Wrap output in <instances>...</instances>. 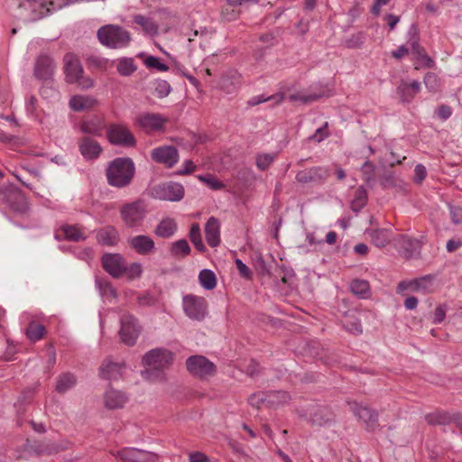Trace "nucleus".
<instances>
[{"label": "nucleus", "instance_id": "nucleus-1", "mask_svg": "<svg viewBox=\"0 0 462 462\" xmlns=\"http://www.w3.org/2000/svg\"><path fill=\"white\" fill-rule=\"evenodd\" d=\"M135 172L134 163L127 157L116 158L106 170L107 183L116 188H125L130 184Z\"/></svg>", "mask_w": 462, "mask_h": 462}, {"label": "nucleus", "instance_id": "nucleus-2", "mask_svg": "<svg viewBox=\"0 0 462 462\" xmlns=\"http://www.w3.org/2000/svg\"><path fill=\"white\" fill-rule=\"evenodd\" d=\"M68 4L64 0H23L18 7L27 13L23 14L24 19L37 20Z\"/></svg>", "mask_w": 462, "mask_h": 462}, {"label": "nucleus", "instance_id": "nucleus-3", "mask_svg": "<svg viewBox=\"0 0 462 462\" xmlns=\"http://www.w3.org/2000/svg\"><path fill=\"white\" fill-rule=\"evenodd\" d=\"M99 42L109 48L122 49L129 45L131 35L128 31L119 25L107 24L97 31Z\"/></svg>", "mask_w": 462, "mask_h": 462}, {"label": "nucleus", "instance_id": "nucleus-4", "mask_svg": "<svg viewBox=\"0 0 462 462\" xmlns=\"http://www.w3.org/2000/svg\"><path fill=\"white\" fill-rule=\"evenodd\" d=\"M172 360V354L165 348H154L147 352L143 357V365L147 368L142 372L143 376L149 378L151 371H160L167 366Z\"/></svg>", "mask_w": 462, "mask_h": 462}, {"label": "nucleus", "instance_id": "nucleus-5", "mask_svg": "<svg viewBox=\"0 0 462 462\" xmlns=\"http://www.w3.org/2000/svg\"><path fill=\"white\" fill-rule=\"evenodd\" d=\"M106 137L108 142L113 145L125 148H132L136 145V139L134 134L129 127L124 124H111L106 128Z\"/></svg>", "mask_w": 462, "mask_h": 462}, {"label": "nucleus", "instance_id": "nucleus-6", "mask_svg": "<svg viewBox=\"0 0 462 462\" xmlns=\"http://www.w3.org/2000/svg\"><path fill=\"white\" fill-rule=\"evenodd\" d=\"M146 214V205L143 200L126 203L123 205L120 209L121 218L128 227H136L141 226Z\"/></svg>", "mask_w": 462, "mask_h": 462}, {"label": "nucleus", "instance_id": "nucleus-7", "mask_svg": "<svg viewBox=\"0 0 462 462\" xmlns=\"http://www.w3.org/2000/svg\"><path fill=\"white\" fill-rule=\"evenodd\" d=\"M182 309L189 319L201 321L208 313V303L204 297L186 294L182 297Z\"/></svg>", "mask_w": 462, "mask_h": 462}, {"label": "nucleus", "instance_id": "nucleus-8", "mask_svg": "<svg viewBox=\"0 0 462 462\" xmlns=\"http://www.w3.org/2000/svg\"><path fill=\"white\" fill-rule=\"evenodd\" d=\"M186 366L190 374L200 379L212 377L217 372L215 364L200 355L189 356L186 360Z\"/></svg>", "mask_w": 462, "mask_h": 462}, {"label": "nucleus", "instance_id": "nucleus-9", "mask_svg": "<svg viewBox=\"0 0 462 462\" xmlns=\"http://www.w3.org/2000/svg\"><path fill=\"white\" fill-rule=\"evenodd\" d=\"M150 193L156 199L180 201L184 197V188L178 182L168 181L153 186Z\"/></svg>", "mask_w": 462, "mask_h": 462}, {"label": "nucleus", "instance_id": "nucleus-10", "mask_svg": "<svg viewBox=\"0 0 462 462\" xmlns=\"http://www.w3.org/2000/svg\"><path fill=\"white\" fill-rule=\"evenodd\" d=\"M141 332L138 320L130 314H124L120 319L119 337L127 346H134Z\"/></svg>", "mask_w": 462, "mask_h": 462}, {"label": "nucleus", "instance_id": "nucleus-11", "mask_svg": "<svg viewBox=\"0 0 462 462\" xmlns=\"http://www.w3.org/2000/svg\"><path fill=\"white\" fill-rule=\"evenodd\" d=\"M168 118L155 113H141L135 119L134 124L145 133L163 131Z\"/></svg>", "mask_w": 462, "mask_h": 462}, {"label": "nucleus", "instance_id": "nucleus-12", "mask_svg": "<svg viewBox=\"0 0 462 462\" xmlns=\"http://www.w3.org/2000/svg\"><path fill=\"white\" fill-rule=\"evenodd\" d=\"M56 64L53 59L48 55H40L34 65V76L47 85L52 82Z\"/></svg>", "mask_w": 462, "mask_h": 462}, {"label": "nucleus", "instance_id": "nucleus-13", "mask_svg": "<svg viewBox=\"0 0 462 462\" xmlns=\"http://www.w3.org/2000/svg\"><path fill=\"white\" fill-rule=\"evenodd\" d=\"M125 260L120 254H105L101 258L104 270L113 278H120L125 274Z\"/></svg>", "mask_w": 462, "mask_h": 462}, {"label": "nucleus", "instance_id": "nucleus-14", "mask_svg": "<svg viewBox=\"0 0 462 462\" xmlns=\"http://www.w3.org/2000/svg\"><path fill=\"white\" fill-rule=\"evenodd\" d=\"M151 157L153 162L164 164L168 168H172L180 158L178 150L171 145H163L152 149Z\"/></svg>", "mask_w": 462, "mask_h": 462}, {"label": "nucleus", "instance_id": "nucleus-15", "mask_svg": "<svg viewBox=\"0 0 462 462\" xmlns=\"http://www.w3.org/2000/svg\"><path fill=\"white\" fill-rule=\"evenodd\" d=\"M329 176V170L326 167H312L300 171L296 175V180L300 183H320Z\"/></svg>", "mask_w": 462, "mask_h": 462}, {"label": "nucleus", "instance_id": "nucleus-16", "mask_svg": "<svg viewBox=\"0 0 462 462\" xmlns=\"http://www.w3.org/2000/svg\"><path fill=\"white\" fill-rule=\"evenodd\" d=\"M78 144L80 154L88 161L97 159L102 152L100 143L90 136L81 137Z\"/></svg>", "mask_w": 462, "mask_h": 462}, {"label": "nucleus", "instance_id": "nucleus-17", "mask_svg": "<svg viewBox=\"0 0 462 462\" xmlns=\"http://www.w3.org/2000/svg\"><path fill=\"white\" fill-rule=\"evenodd\" d=\"M80 133L86 134V136H97L103 135V131L106 128V122L104 117L100 116H93L89 118L83 120L79 124Z\"/></svg>", "mask_w": 462, "mask_h": 462}, {"label": "nucleus", "instance_id": "nucleus-18", "mask_svg": "<svg viewBox=\"0 0 462 462\" xmlns=\"http://www.w3.org/2000/svg\"><path fill=\"white\" fill-rule=\"evenodd\" d=\"M116 457L125 462H151L153 454L135 448H124L116 452Z\"/></svg>", "mask_w": 462, "mask_h": 462}, {"label": "nucleus", "instance_id": "nucleus-19", "mask_svg": "<svg viewBox=\"0 0 462 462\" xmlns=\"http://www.w3.org/2000/svg\"><path fill=\"white\" fill-rule=\"evenodd\" d=\"M64 72L69 83H75L84 70L79 58L73 53H67L63 58Z\"/></svg>", "mask_w": 462, "mask_h": 462}, {"label": "nucleus", "instance_id": "nucleus-20", "mask_svg": "<svg viewBox=\"0 0 462 462\" xmlns=\"http://www.w3.org/2000/svg\"><path fill=\"white\" fill-rule=\"evenodd\" d=\"M433 278L426 275L410 282H401L398 285V291H402L411 289L412 291L429 293L432 291Z\"/></svg>", "mask_w": 462, "mask_h": 462}, {"label": "nucleus", "instance_id": "nucleus-21", "mask_svg": "<svg viewBox=\"0 0 462 462\" xmlns=\"http://www.w3.org/2000/svg\"><path fill=\"white\" fill-rule=\"evenodd\" d=\"M351 409L355 415L363 420L367 428L372 429L376 424L378 414L375 411L357 402H353Z\"/></svg>", "mask_w": 462, "mask_h": 462}, {"label": "nucleus", "instance_id": "nucleus-22", "mask_svg": "<svg viewBox=\"0 0 462 462\" xmlns=\"http://www.w3.org/2000/svg\"><path fill=\"white\" fill-rule=\"evenodd\" d=\"M421 86L418 80L408 82L402 80L397 87V93L402 102L410 103L415 96L420 91Z\"/></svg>", "mask_w": 462, "mask_h": 462}, {"label": "nucleus", "instance_id": "nucleus-23", "mask_svg": "<svg viewBox=\"0 0 462 462\" xmlns=\"http://www.w3.org/2000/svg\"><path fill=\"white\" fill-rule=\"evenodd\" d=\"M129 244L136 253L143 255L151 254L155 248L153 240L150 236L144 235L133 236L129 240Z\"/></svg>", "mask_w": 462, "mask_h": 462}, {"label": "nucleus", "instance_id": "nucleus-24", "mask_svg": "<svg viewBox=\"0 0 462 462\" xmlns=\"http://www.w3.org/2000/svg\"><path fill=\"white\" fill-rule=\"evenodd\" d=\"M206 240L209 246L216 247L220 244V224L217 218L210 217L205 226Z\"/></svg>", "mask_w": 462, "mask_h": 462}, {"label": "nucleus", "instance_id": "nucleus-25", "mask_svg": "<svg viewBox=\"0 0 462 462\" xmlns=\"http://www.w3.org/2000/svg\"><path fill=\"white\" fill-rule=\"evenodd\" d=\"M104 399L106 407L111 410L123 408L128 401L124 393L113 388L106 391Z\"/></svg>", "mask_w": 462, "mask_h": 462}, {"label": "nucleus", "instance_id": "nucleus-26", "mask_svg": "<svg viewBox=\"0 0 462 462\" xmlns=\"http://www.w3.org/2000/svg\"><path fill=\"white\" fill-rule=\"evenodd\" d=\"M122 365L106 358L99 367V375L105 380H116L121 375Z\"/></svg>", "mask_w": 462, "mask_h": 462}, {"label": "nucleus", "instance_id": "nucleus-27", "mask_svg": "<svg viewBox=\"0 0 462 462\" xmlns=\"http://www.w3.org/2000/svg\"><path fill=\"white\" fill-rule=\"evenodd\" d=\"M97 238L99 244L113 246L118 243L119 235L114 226H108L97 232Z\"/></svg>", "mask_w": 462, "mask_h": 462}, {"label": "nucleus", "instance_id": "nucleus-28", "mask_svg": "<svg viewBox=\"0 0 462 462\" xmlns=\"http://www.w3.org/2000/svg\"><path fill=\"white\" fill-rule=\"evenodd\" d=\"M97 102L91 96L76 95L69 99V105L73 111L79 112L93 107Z\"/></svg>", "mask_w": 462, "mask_h": 462}, {"label": "nucleus", "instance_id": "nucleus-29", "mask_svg": "<svg viewBox=\"0 0 462 462\" xmlns=\"http://www.w3.org/2000/svg\"><path fill=\"white\" fill-rule=\"evenodd\" d=\"M177 230V223L173 218H163L155 228V235L159 237L169 238L172 236Z\"/></svg>", "mask_w": 462, "mask_h": 462}, {"label": "nucleus", "instance_id": "nucleus-30", "mask_svg": "<svg viewBox=\"0 0 462 462\" xmlns=\"http://www.w3.org/2000/svg\"><path fill=\"white\" fill-rule=\"evenodd\" d=\"M350 291L357 298L365 300L371 296L370 284L366 280L355 279L350 283Z\"/></svg>", "mask_w": 462, "mask_h": 462}, {"label": "nucleus", "instance_id": "nucleus-31", "mask_svg": "<svg viewBox=\"0 0 462 462\" xmlns=\"http://www.w3.org/2000/svg\"><path fill=\"white\" fill-rule=\"evenodd\" d=\"M323 96L321 92H313V91H299L297 93L289 94L287 98L291 102H300L301 104H310L314 101H317Z\"/></svg>", "mask_w": 462, "mask_h": 462}, {"label": "nucleus", "instance_id": "nucleus-32", "mask_svg": "<svg viewBox=\"0 0 462 462\" xmlns=\"http://www.w3.org/2000/svg\"><path fill=\"white\" fill-rule=\"evenodd\" d=\"M373 244L377 247H384L391 240V233L388 229L378 228L367 232Z\"/></svg>", "mask_w": 462, "mask_h": 462}, {"label": "nucleus", "instance_id": "nucleus-33", "mask_svg": "<svg viewBox=\"0 0 462 462\" xmlns=\"http://www.w3.org/2000/svg\"><path fill=\"white\" fill-rule=\"evenodd\" d=\"M400 243L405 257L411 258L416 254H419L420 245L418 240L412 239L407 236H402Z\"/></svg>", "mask_w": 462, "mask_h": 462}, {"label": "nucleus", "instance_id": "nucleus-34", "mask_svg": "<svg viewBox=\"0 0 462 462\" xmlns=\"http://www.w3.org/2000/svg\"><path fill=\"white\" fill-rule=\"evenodd\" d=\"M134 22L140 25L146 34L154 36L158 33V25L151 17L135 14L134 16Z\"/></svg>", "mask_w": 462, "mask_h": 462}, {"label": "nucleus", "instance_id": "nucleus-35", "mask_svg": "<svg viewBox=\"0 0 462 462\" xmlns=\"http://www.w3.org/2000/svg\"><path fill=\"white\" fill-rule=\"evenodd\" d=\"M77 383L76 376L71 373H64L60 374L56 383V391L63 393L72 389Z\"/></svg>", "mask_w": 462, "mask_h": 462}, {"label": "nucleus", "instance_id": "nucleus-36", "mask_svg": "<svg viewBox=\"0 0 462 462\" xmlns=\"http://www.w3.org/2000/svg\"><path fill=\"white\" fill-rule=\"evenodd\" d=\"M199 282L205 290L211 291L217 286L216 274L209 269H203L199 273Z\"/></svg>", "mask_w": 462, "mask_h": 462}, {"label": "nucleus", "instance_id": "nucleus-37", "mask_svg": "<svg viewBox=\"0 0 462 462\" xmlns=\"http://www.w3.org/2000/svg\"><path fill=\"white\" fill-rule=\"evenodd\" d=\"M116 62L117 72L124 77L131 76L137 69L133 58H120Z\"/></svg>", "mask_w": 462, "mask_h": 462}, {"label": "nucleus", "instance_id": "nucleus-38", "mask_svg": "<svg viewBox=\"0 0 462 462\" xmlns=\"http://www.w3.org/2000/svg\"><path fill=\"white\" fill-rule=\"evenodd\" d=\"M426 420L430 425H448L452 421L451 414L437 411L426 415Z\"/></svg>", "mask_w": 462, "mask_h": 462}, {"label": "nucleus", "instance_id": "nucleus-39", "mask_svg": "<svg viewBox=\"0 0 462 462\" xmlns=\"http://www.w3.org/2000/svg\"><path fill=\"white\" fill-rule=\"evenodd\" d=\"M190 246L186 239H180L172 243L171 254L176 258H183L190 254Z\"/></svg>", "mask_w": 462, "mask_h": 462}, {"label": "nucleus", "instance_id": "nucleus-40", "mask_svg": "<svg viewBox=\"0 0 462 462\" xmlns=\"http://www.w3.org/2000/svg\"><path fill=\"white\" fill-rule=\"evenodd\" d=\"M189 236L191 243L198 251L201 253H204L206 251V247L202 242L200 226L198 223H193L191 225Z\"/></svg>", "mask_w": 462, "mask_h": 462}, {"label": "nucleus", "instance_id": "nucleus-41", "mask_svg": "<svg viewBox=\"0 0 462 462\" xmlns=\"http://www.w3.org/2000/svg\"><path fill=\"white\" fill-rule=\"evenodd\" d=\"M60 232L65 236V238L68 240L79 241V240L86 239V236L80 231V229L78 226L65 225V226H61Z\"/></svg>", "mask_w": 462, "mask_h": 462}, {"label": "nucleus", "instance_id": "nucleus-42", "mask_svg": "<svg viewBox=\"0 0 462 462\" xmlns=\"http://www.w3.org/2000/svg\"><path fill=\"white\" fill-rule=\"evenodd\" d=\"M285 98V95L283 93H276L274 95L265 97L264 95H258L251 97L247 104L250 106H254L259 104H262L266 101H273L275 104H280Z\"/></svg>", "mask_w": 462, "mask_h": 462}, {"label": "nucleus", "instance_id": "nucleus-43", "mask_svg": "<svg viewBox=\"0 0 462 462\" xmlns=\"http://www.w3.org/2000/svg\"><path fill=\"white\" fill-rule=\"evenodd\" d=\"M239 84V75L237 72H233L231 77L228 78L227 76H223L221 79V88L226 92V93H233L236 91L238 88Z\"/></svg>", "mask_w": 462, "mask_h": 462}, {"label": "nucleus", "instance_id": "nucleus-44", "mask_svg": "<svg viewBox=\"0 0 462 462\" xmlns=\"http://www.w3.org/2000/svg\"><path fill=\"white\" fill-rule=\"evenodd\" d=\"M45 332V328L42 325L32 322L26 328V336L31 341L40 340Z\"/></svg>", "mask_w": 462, "mask_h": 462}, {"label": "nucleus", "instance_id": "nucleus-45", "mask_svg": "<svg viewBox=\"0 0 462 462\" xmlns=\"http://www.w3.org/2000/svg\"><path fill=\"white\" fill-rule=\"evenodd\" d=\"M367 201L366 191L364 187H359L355 192V198L352 200L351 207L354 211H359Z\"/></svg>", "mask_w": 462, "mask_h": 462}, {"label": "nucleus", "instance_id": "nucleus-46", "mask_svg": "<svg viewBox=\"0 0 462 462\" xmlns=\"http://www.w3.org/2000/svg\"><path fill=\"white\" fill-rule=\"evenodd\" d=\"M344 328L348 332L355 334V335H360L363 332L362 324L359 319L349 316L344 322Z\"/></svg>", "mask_w": 462, "mask_h": 462}, {"label": "nucleus", "instance_id": "nucleus-47", "mask_svg": "<svg viewBox=\"0 0 462 462\" xmlns=\"http://www.w3.org/2000/svg\"><path fill=\"white\" fill-rule=\"evenodd\" d=\"M267 402L270 404H282L290 400V395L284 391L271 392L267 394Z\"/></svg>", "mask_w": 462, "mask_h": 462}, {"label": "nucleus", "instance_id": "nucleus-48", "mask_svg": "<svg viewBox=\"0 0 462 462\" xmlns=\"http://www.w3.org/2000/svg\"><path fill=\"white\" fill-rule=\"evenodd\" d=\"M198 179L213 190H219L224 189L225 187L224 184L217 178L210 174L199 175Z\"/></svg>", "mask_w": 462, "mask_h": 462}, {"label": "nucleus", "instance_id": "nucleus-49", "mask_svg": "<svg viewBox=\"0 0 462 462\" xmlns=\"http://www.w3.org/2000/svg\"><path fill=\"white\" fill-rule=\"evenodd\" d=\"M276 155L274 153H260L256 156V166L259 170L264 171L273 162Z\"/></svg>", "mask_w": 462, "mask_h": 462}, {"label": "nucleus", "instance_id": "nucleus-50", "mask_svg": "<svg viewBox=\"0 0 462 462\" xmlns=\"http://www.w3.org/2000/svg\"><path fill=\"white\" fill-rule=\"evenodd\" d=\"M144 65L149 69H154L158 71H167L168 65L161 62L160 59L155 56H149L144 60Z\"/></svg>", "mask_w": 462, "mask_h": 462}, {"label": "nucleus", "instance_id": "nucleus-51", "mask_svg": "<svg viewBox=\"0 0 462 462\" xmlns=\"http://www.w3.org/2000/svg\"><path fill=\"white\" fill-rule=\"evenodd\" d=\"M143 273V267L140 263H133L129 266L125 263V274L127 275L128 279L134 280L139 278Z\"/></svg>", "mask_w": 462, "mask_h": 462}, {"label": "nucleus", "instance_id": "nucleus-52", "mask_svg": "<svg viewBox=\"0 0 462 462\" xmlns=\"http://www.w3.org/2000/svg\"><path fill=\"white\" fill-rule=\"evenodd\" d=\"M424 84L430 92H435L439 88V79L434 73L428 72L424 76Z\"/></svg>", "mask_w": 462, "mask_h": 462}, {"label": "nucleus", "instance_id": "nucleus-53", "mask_svg": "<svg viewBox=\"0 0 462 462\" xmlns=\"http://www.w3.org/2000/svg\"><path fill=\"white\" fill-rule=\"evenodd\" d=\"M449 214L451 217V221L455 225H458L462 223V208L459 206H454L448 204Z\"/></svg>", "mask_w": 462, "mask_h": 462}, {"label": "nucleus", "instance_id": "nucleus-54", "mask_svg": "<svg viewBox=\"0 0 462 462\" xmlns=\"http://www.w3.org/2000/svg\"><path fill=\"white\" fill-rule=\"evenodd\" d=\"M319 411L322 414L319 416L318 412H315L311 418L313 423L322 425L328 422L330 420V418L328 417V411L326 409H320Z\"/></svg>", "mask_w": 462, "mask_h": 462}, {"label": "nucleus", "instance_id": "nucleus-55", "mask_svg": "<svg viewBox=\"0 0 462 462\" xmlns=\"http://www.w3.org/2000/svg\"><path fill=\"white\" fill-rule=\"evenodd\" d=\"M171 86L165 80H161L156 83L155 90L158 94L159 97H164L168 96L171 92Z\"/></svg>", "mask_w": 462, "mask_h": 462}, {"label": "nucleus", "instance_id": "nucleus-56", "mask_svg": "<svg viewBox=\"0 0 462 462\" xmlns=\"http://www.w3.org/2000/svg\"><path fill=\"white\" fill-rule=\"evenodd\" d=\"M96 284L99 288L102 294L109 292L113 297L116 296V291L109 282L96 280Z\"/></svg>", "mask_w": 462, "mask_h": 462}, {"label": "nucleus", "instance_id": "nucleus-57", "mask_svg": "<svg viewBox=\"0 0 462 462\" xmlns=\"http://www.w3.org/2000/svg\"><path fill=\"white\" fill-rule=\"evenodd\" d=\"M235 263L239 274L243 278L250 279L252 276V272L249 267L241 259H236Z\"/></svg>", "mask_w": 462, "mask_h": 462}, {"label": "nucleus", "instance_id": "nucleus-58", "mask_svg": "<svg viewBox=\"0 0 462 462\" xmlns=\"http://www.w3.org/2000/svg\"><path fill=\"white\" fill-rule=\"evenodd\" d=\"M328 127V123L326 122L322 127H319L316 130L314 134H312L310 139L314 140L318 143H320L324 139H326L328 136V132L326 131V128Z\"/></svg>", "mask_w": 462, "mask_h": 462}, {"label": "nucleus", "instance_id": "nucleus-59", "mask_svg": "<svg viewBox=\"0 0 462 462\" xmlns=\"http://www.w3.org/2000/svg\"><path fill=\"white\" fill-rule=\"evenodd\" d=\"M75 83H78L81 89H89L95 85V82L92 79L89 77H84L83 74L79 77V79H77Z\"/></svg>", "mask_w": 462, "mask_h": 462}, {"label": "nucleus", "instance_id": "nucleus-60", "mask_svg": "<svg viewBox=\"0 0 462 462\" xmlns=\"http://www.w3.org/2000/svg\"><path fill=\"white\" fill-rule=\"evenodd\" d=\"M196 169V165L192 161H185L182 167L176 171L178 175H187L193 172Z\"/></svg>", "mask_w": 462, "mask_h": 462}, {"label": "nucleus", "instance_id": "nucleus-61", "mask_svg": "<svg viewBox=\"0 0 462 462\" xmlns=\"http://www.w3.org/2000/svg\"><path fill=\"white\" fill-rule=\"evenodd\" d=\"M414 173H415V181L417 183H420L425 178H426V175H427V170L425 168V166H423L422 164H417L414 168Z\"/></svg>", "mask_w": 462, "mask_h": 462}, {"label": "nucleus", "instance_id": "nucleus-62", "mask_svg": "<svg viewBox=\"0 0 462 462\" xmlns=\"http://www.w3.org/2000/svg\"><path fill=\"white\" fill-rule=\"evenodd\" d=\"M438 116L443 121L448 119L452 115V109L447 105L440 106L437 110Z\"/></svg>", "mask_w": 462, "mask_h": 462}, {"label": "nucleus", "instance_id": "nucleus-63", "mask_svg": "<svg viewBox=\"0 0 462 462\" xmlns=\"http://www.w3.org/2000/svg\"><path fill=\"white\" fill-rule=\"evenodd\" d=\"M446 317V311L443 307L439 306L436 308L433 315V323L439 324L441 323Z\"/></svg>", "mask_w": 462, "mask_h": 462}, {"label": "nucleus", "instance_id": "nucleus-64", "mask_svg": "<svg viewBox=\"0 0 462 462\" xmlns=\"http://www.w3.org/2000/svg\"><path fill=\"white\" fill-rule=\"evenodd\" d=\"M190 462H208V457L201 452L196 451L189 454Z\"/></svg>", "mask_w": 462, "mask_h": 462}]
</instances>
